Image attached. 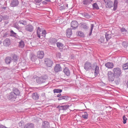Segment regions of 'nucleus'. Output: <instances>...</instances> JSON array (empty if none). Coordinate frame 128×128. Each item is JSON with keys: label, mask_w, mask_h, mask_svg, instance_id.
Masks as SVG:
<instances>
[{"label": "nucleus", "mask_w": 128, "mask_h": 128, "mask_svg": "<svg viewBox=\"0 0 128 128\" xmlns=\"http://www.w3.org/2000/svg\"><path fill=\"white\" fill-rule=\"evenodd\" d=\"M4 128H7L6 127L4 126Z\"/></svg>", "instance_id": "774afa93"}, {"label": "nucleus", "mask_w": 128, "mask_h": 128, "mask_svg": "<svg viewBox=\"0 0 128 128\" xmlns=\"http://www.w3.org/2000/svg\"><path fill=\"white\" fill-rule=\"evenodd\" d=\"M78 35L80 36L84 37V33L82 32L79 31L78 32Z\"/></svg>", "instance_id": "ea45409f"}, {"label": "nucleus", "mask_w": 128, "mask_h": 128, "mask_svg": "<svg viewBox=\"0 0 128 128\" xmlns=\"http://www.w3.org/2000/svg\"><path fill=\"white\" fill-rule=\"evenodd\" d=\"M42 127L43 128H49L50 124L48 121H45L42 122Z\"/></svg>", "instance_id": "f8f14e48"}, {"label": "nucleus", "mask_w": 128, "mask_h": 128, "mask_svg": "<svg viewBox=\"0 0 128 128\" xmlns=\"http://www.w3.org/2000/svg\"><path fill=\"white\" fill-rule=\"evenodd\" d=\"M44 53L43 51H39L37 52V56L39 58L42 59L44 56Z\"/></svg>", "instance_id": "1a4fd4ad"}, {"label": "nucleus", "mask_w": 128, "mask_h": 128, "mask_svg": "<svg viewBox=\"0 0 128 128\" xmlns=\"http://www.w3.org/2000/svg\"><path fill=\"white\" fill-rule=\"evenodd\" d=\"M13 60L14 61V62L16 61L17 60V56L16 55H14L13 56Z\"/></svg>", "instance_id": "de8ad7c7"}, {"label": "nucleus", "mask_w": 128, "mask_h": 128, "mask_svg": "<svg viewBox=\"0 0 128 128\" xmlns=\"http://www.w3.org/2000/svg\"><path fill=\"white\" fill-rule=\"evenodd\" d=\"M105 37L106 41H107L111 38V35L108 34L107 33H106L105 34Z\"/></svg>", "instance_id": "7c9ffc66"}, {"label": "nucleus", "mask_w": 128, "mask_h": 128, "mask_svg": "<svg viewBox=\"0 0 128 128\" xmlns=\"http://www.w3.org/2000/svg\"><path fill=\"white\" fill-rule=\"evenodd\" d=\"M126 85H127V87L128 88V80L127 81V82L126 83Z\"/></svg>", "instance_id": "e2e57ef3"}, {"label": "nucleus", "mask_w": 128, "mask_h": 128, "mask_svg": "<svg viewBox=\"0 0 128 128\" xmlns=\"http://www.w3.org/2000/svg\"><path fill=\"white\" fill-rule=\"evenodd\" d=\"M41 77L42 78L43 81H44V82H45L46 80L48 78V77L47 75H45Z\"/></svg>", "instance_id": "a19ab883"}, {"label": "nucleus", "mask_w": 128, "mask_h": 128, "mask_svg": "<svg viewBox=\"0 0 128 128\" xmlns=\"http://www.w3.org/2000/svg\"><path fill=\"white\" fill-rule=\"evenodd\" d=\"M122 45L124 47H126L128 46V44L126 42H124L122 43Z\"/></svg>", "instance_id": "09e8293b"}, {"label": "nucleus", "mask_w": 128, "mask_h": 128, "mask_svg": "<svg viewBox=\"0 0 128 128\" xmlns=\"http://www.w3.org/2000/svg\"><path fill=\"white\" fill-rule=\"evenodd\" d=\"M78 25V22L76 21H73L71 23V26L72 28L73 29H74L77 28Z\"/></svg>", "instance_id": "6e6552de"}, {"label": "nucleus", "mask_w": 128, "mask_h": 128, "mask_svg": "<svg viewBox=\"0 0 128 128\" xmlns=\"http://www.w3.org/2000/svg\"><path fill=\"white\" fill-rule=\"evenodd\" d=\"M22 122H21L19 123V124L20 126H22Z\"/></svg>", "instance_id": "13d9d810"}, {"label": "nucleus", "mask_w": 128, "mask_h": 128, "mask_svg": "<svg viewBox=\"0 0 128 128\" xmlns=\"http://www.w3.org/2000/svg\"><path fill=\"white\" fill-rule=\"evenodd\" d=\"M104 0L105 2L106 6L107 8H109L112 7L114 4V3L113 2L110 0Z\"/></svg>", "instance_id": "423d86ee"}, {"label": "nucleus", "mask_w": 128, "mask_h": 128, "mask_svg": "<svg viewBox=\"0 0 128 128\" xmlns=\"http://www.w3.org/2000/svg\"><path fill=\"white\" fill-rule=\"evenodd\" d=\"M118 1L117 0H115L114 1V7L113 10H116L117 6L118 4Z\"/></svg>", "instance_id": "cd10ccee"}, {"label": "nucleus", "mask_w": 128, "mask_h": 128, "mask_svg": "<svg viewBox=\"0 0 128 128\" xmlns=\"http://www.w3.org/2000/svg\"><path fill=\"white\" fill-rule=\"evenodd\" d=\"M68 96H62L58 98V100H67L68 98Z\"/></svg>", "instance_id": "c756f323"}, {"label": "nucleus", "mask_w": 128, "mask_h": 128, "mask_svg": "<svg viewBox=\"0 0 128 128\" xmlns=\"http://www.w3.org/2000/svg\"><path fill=\"white\" fill-rule=\"evenodd\" d=\"M63 110H66L68 109L69 107V106L68 105H66L65 106H62Z\"/></svg>", "instance_id": "79ce46f5"}, {"label": "nucleus", "mask_w": 128, "mask_h": 128, "mask_svg": "<svg viewBox=\"0 0 128 128\" xmlns=\"http://www.w3.org/2000/svg\"><path fill=\"white\" fill-rule=\"evenodd\" d=\"M32 98L35 100H37L38 98V96L37 93H34L32 95Z\"/></svg>", "instance_id": "393cba45"}, {"label": "nucleus", "mask_w": 128, "mask_h": 128, "mask_svg": "<svg viewBox=\"0 0 128 128\" xmlns=\"http://www.w3.org/2000/svg\"><path fill=\"white\" fill-rule=\"evenodd\" d=\"M61 96V94L60 93H59L56 96V97H58V98H59Z\"/></svg>", "instance_id": "6e6d98bb"}, {"label": "nucleus", "mask_w": 128, "mask_h": 128, "mask_svg": "<svg viewBox=\"0 0 128 128\" xmlns=\"http://www.w3.org/2000/svg\"><path fill=\"white\" fill-rule=\"evenodd\" d=\"M2 18L4 20H7L9 18L8 16L4 15L2 16Z\"/></svg>", "instance_id": "49530a36"}, {"label": "nucleus", "mask_w": 128, "mask_h": 128, "mask_svg": "<svg viewBox=\"0 0 128 128\" xmlns=\"http://www.w3.org/2000/svg\"><path fill=\"white\" fill-rule=\"evenodd\" d=\"M19 23L20 24L24 25L26 24V22L25 20L19 21Z\"/></svg>", "instance_id": "4c0bfd02"}, {"label": "nucleus", "mask_w": 128, "mask_h": 128, "mask_svg": "<svg viewBox=\"0 0 128 128\" xmlns=\"http://www.w3.org/2000/svg\"><path fill=\"white\" fill-rule=\"evenodd\" d=\"M42 32L41 28L39 27H38L36 31V34L37 36L39 38H40L42 36Z\"/></svg>", "instance_id": "4468645a"}, {"label": "nucleus", "mask_w": 128, "mask_h": 128, "mask_svg": "<svg viewBox=\"0 0 128 128\" xmlns=\"http://www.w3.org/2000/svg\"><path fill=\"white\" fill-rule=\"evenodd\" d=\"M54 71L56 72H58L62 70V68L59 64H56L54 67Z\"/></svg>", "instance_id": "9b49d317"}, {"label": "nucleus", "mask_w": 128, "mask_h": 128, "mask_svg": "<svg viewBox=\"0 0 128 128\" xmlns=\"http://www.w3.org/2000/svg\"><path fill=\"white\" fill-rule=\"evenodd\" d=\"M2 42L1 40H0V45L2 44Z\"/></svg>", "instance_id": "69168bd1"}, {"label": "nucleus", "mask_w": 128, "mask_h": 128, "mask_svg": "<svg viewBox=\"0 0 128 128\" xmlns=\"http://www.w3.org/2000/svg\"><path fill=\"white\" fill-rule=\"evenodd\" d=\"M3 9L5 10L6 9V7H4L3 8Z\"/></svg>", "instance_id": "0e129e2a"}, {"label": "nucleus", "mask_w": 128, "mask_h": 128, "mask_svg": "<svg viewBox=\"0 0 128 128\" xmlns=\"http://www.w3.org/2000/svg\"><path fill=\"white\" fill-rule=\"evenodd\" d=\"M54 93H60L62 92V90L59 89H55L53 90Z\"/></svg>", "instance_id": "72a5a7b5"}, {"label": "nucleus", "mask_w": 128, "mask_h": 128, "mask_svg": "<svg viewBox=\"0 0 128 128\" xmlns=\"http://www.w3.org/2000/svg\"><path fill=\"white\" fill-rule=\"evenodd\" d=\"M99 67L98 66H96L94 69V75L95 76H98L99 74Z\"/></svg>", "instance_id": "dca6fc26"}, {"label": "nucleus", "mask_w": 128, "mask_h": 128, "mask_svg": "<svg viewBox=\"0 0 128 128\" xmlns=\"http://www.w3.org/2000/svg\"><path fill=\"white\" fill-rule=\"evenodd\" d=\"M121 32H126V30L125 28H122L121 29Z\"/></svg>", "instance_id": "864d4df0"}, {"label": "nucleus", "mask_w": 128, "mask_h": 128, "mask_svg": "<svg viewBox=\"0 0 128 128\" xmlns=\"http://www.w3.org/2000/svg\"><path fill=\"white\" fill-rule=\"evenodd\" d=\"M8 22H9L8 21H5L4 22V25H6L7 24Z\"/></svg>", "instance_id": "bf43d9fd"}, {"label": "nucleus", "mask_w": 128, "mask_h": 128, "mask_svg": "<svg viewBox=\"0 0 128 128\" xmlns=\"http://www.w3.org/2000/svg\"><path fill=\"white\" fill-rule=\"evenodd\" d=\"M44 61L45 64L47 67H50L52 66V62L50 59L46 58L44 59Z\"/></svg>", "instance_id": "39448f33"}, {"label": "nucleus", "mask_w": 128, "mask_h": 128, "mask_svg": "<svg viewBox=\"0 0 128 128\" xmlns=\"http://www.w3.org/2000/svg\"><path fill=\"white\" fill-rule=\"evenodd\" d=\"M124 70H125L128 69V63H126L124 64L122 66Z\"/></svg>", "instance_id": "f704fd0d"}, {"label": "nucleus", "mask_w": 128, "mask_h": 128, "mask_svg": "<svg viewBox=\"0 0 128 128\" xmlns=\"http://www.w3.org/2000/svg\"><path fill=\"white\" fill-rule=\"evenodd\" d=\"M56 55L57 57L60 58L61 56V54L60 52L57 53L56 54Z\"/></svg>", "instance_id": "8fccbe9b"}, {"label": "nucleus", "mask_w": 128, "mask_h": 128, "mask_svg": "<svg viewBox=\"0 0 128 128\" xmlns=\"http://www.w3.org/2000/svg\"><path fill=\"white\" fill-rule=\"evenodd\" d=\"M92 7L93 9L98 10L99 9L98 4L96 3H94L92 4Z\"/></svg>", "instance_id": "c85d7f7f"}, {"label": "nucleus", "mask_w": 128, "mask_h": 128, "mask_svg": "<svg viewBox=\"0 0 128 128\" xmlns=\"http://www.w3.org/2000/svg\"><path fill=\"white\" fill-rule=\"evenodd\" d=\"M113 73L115 76V77L119 78L122 74L121 70L119 68H114L112 70Z\"/></svg>", "instance_id": "f257e3e1"}, {"label": "nucleus", "mask_w": 128, "mask_h": 128, "mask_svg": "<svg viewBox=\"0 0 128 128\" xmlns=\"http://www.w3.org/2000/svg\"><path fill=\"white\" fill-rule=\"evenodd\" d=\"M57 47L60 49H62L63 48L64 45L63 44L60 42H58L56 43Z\"/></svg>", "instance_id": "5701e85b"}, {"label": "nucleus", "mask_w": 128, "mask_h": 128, "mask_svg": "<svg viewBox=\"0 0 128 128\" xmlns=\"http://www.w3.org/2000/svg\"><path fill=\"white\" fill-rule=\"evenodd\" d=\"M41 0H35L36 2L37 3H39L41 2Z\"/></svg>", "instance_id": "4d7b16f0"}, {"label": "nucleus", "mask_w": 128, "mask_h": 128, "mask_svg": "<svg viewBox=\"0 0 128 128\" xmlns=\"http://www.w3.org/2000/svg\"><path fill=\"white\" fill-rule=\"evenodd\" d=\"M81 26L84 29H87L88 28V26H87L86 24H82Z\"/></svg>", "instance_id": "58836bf2"}, {"label": "nucleus", "mask_w": 128, "mask_h": 128, "mask_svg": "<svg viewBox=\"0 0 128 128\" xmlns=\"http://www.w3.org/2000/svg\"><path fill=\"white\" fill-rule=\"evenodd\" d=\"M42 77H38L36 79V82L39 84H41L42 83L44 82V81H43Z\"/></svg>", "instance_id": "a211bd4d"}, {"label": "nucleus", "mask_w": 128, "mask_h": 128, "mask_svg": "<svg viewBox=\"0 0 128 128\" xmlns=\"http://www.w3.org/2000/svg\"><path fill=\"white\" fill-rule=\"evenodd\" d=\"M10 32L11 34L10 36L14 37H16V34L14 32L13 30H10Z\"/></svg>", "instance_id": "c9c22d12"}, {"label": "nucleus", "mask_w": 128, "mask_h": 128, "mask_svg": "<svg viewBox=\"0 0 128 128\" xmlns=\"http://www.w3.org/2000/svg\"><path fill=\"white\" fill-rule=\"evenodd\" d=\"M46 34V31L44 30L42 32V36L45 37Z\"/></svg>", "instance_id": "c03bdc74"}, {"label": "nucleus", "mask_w": 128, "mask_h": 128, "mask_svg": "<svg viewBox=\"0 0 128 128\" xmlns=\"http://www.w3.org/2000/svg\"><path fill=\"white\" fill-rule=\"evenodd\" d=\"M107 76L108 80L110 82H112L114 80L115 76L112 71H108Z\"/></svg>", "instance_id": "f03ea898"}, {"label": "nucleus", "mask_w": 128, "mask_h": 128, "mask_svg": "<svg viewBox=\"0 0 128 128\" xmlns=\"http://www.w3.org/2000/svg\"><path fill=\"white\" fill-rule=\"evenodd\" d=\"M8 99L12 101H15L17 98V96L12 92H11L7 97Z\"/></svg>", "instance_id": "20e7f679"}, {"label": "nucleus", "mask_w": 128, "mask_h": 128, "mask_svg": "<svg viewBox=\"0 0 128 128\" xmlns=\"http://www.w3.org/2000/svg\"><path fill=\"white\" fill-rule=\"evenodd\" d=\"M84 114L82 116V117L85 119H87L88 118V114L86 112H84Z\"/></svg>", "instance_id": "473e14b6"}, {"label": "nucleus", "mask_w": 128, "mask_h": 128, "mask_svg": "<svg viewBox=\"0 0 128 128\" xmlns=\"http://www.w3.org/2000/svg\"><path fill=\"white\" fill-rule=\"evenodd\" d=\"M84 67L86 71H88L92 68V64L91 63L87 61L84 64Z\"/></svg>", "instance_id": "7ed1b4c3"}, {"label": "nucleus", "mask_w": 128, "mask_h": 128, "mask_svg": "<svg viewBox=\"0 0 128 128\" xmlns=\"http://www.w3.org/2000/svg\"><path fill=\"white\" fill-rule=\"evenodd\" d=\"M2 18L0 17V22H1L2 20Z\"/></svg>", "instance_id": "680f3d73"}, {"label": "nucleus", "mask_w": 128, "mask_h": 128, "mask_svg": "<svg viewBox=\"0 0 128 128\" xmlns=\"http://www.w3.org/2000/svg\"><path fill=\"white\" fill-rule=\"evenodd\" d=\"M18 2L17 0H13L12 2L11 6L12 7H15L17 6Z\"/></svg>", "instance_id": "2eb2a0df"}, {"label": "nucleus", "mask_w": 128, "mask_h": 128, "mask_svg": "<svg viewBox=\"0 0 128 128\" xmlns=\"http://www.w3.org/2000/svg\"><path fill=\"white\" fill-rule=\"evenodd\" d=\"M94 27V24H92L91 25V29L90 31V32L89 33L88 35L89 36H90L92 34V31Z\"/></svg>", "instance_id": "e433bc0d"}, {"label": "nucleus", "mask_w": 128, "mask_h": 128, "mask_svg": "<svg viewBox=\"0 0 128 128\" xmlns=\"http://www.w3.org/2000/svg\"><path fill=\"white\" fill-rule=\"evenodd\" d=\"M31 60L33 62L35 61L36 59V55L33 54H31L30 56Z\"/></svg>", "instance_id": "aec40b11"}, {"label": "nucleus", "mask_w": 128, "mask_h": 128, "mask_svg": "<svg viewBox=\"0 0 128 128\" xmlns=\"http://www.w3.org/2000/svg\"><path fill=\"white\" fill-rule=\"evenodd\" d=\"M104 42V40H102L101 41V42Z\"/></svg>", "instance_id": "338daca9"}, {"label": "nucleus", "mask_w": 128, "mask_h": 128, "mask_svg": "<svg viewBox=\"0 0 128 128\" xmlns=\"http://www.w3.org/2000/svg\"><path fill=\"white\" fill-rule=\"evenodd\" d=\"M72 34V30L71 29L68 28L66 30V35L68 38H70Z\"/></svg>", "instance_id": "6ab92c4d"}, {"label": "nucleus", "mask_w": 128, "mask_h": 128, "mask_svg": "<svg viewBox=\"0 0 128 128\" xmlns=\"http://www.w3.org/2000/svg\"><path fill=\"white\" fill-rule=\"evenodd\" d=\"M59 109V111H60L61 110H63V107L62 106H59L57 107Z\"/></svg>", "instance_id": "3c124183"}, {"label": "nucleus", "mask_w": 128, "mask_h": 128, "mask_svg": "<svg viewBox=\"0 0 128 128\" xmlns=\"http://www.w3.org/2000/svg\"><path fill=\"white\" fill-rule=\"evenodd\" d=\"M24 41L21 40L19 42L18 47L20 48H24Z\"/></svg>", "instance_id": "a878e982"}, {"label": "nucleus", "mask_w": 128, "mask_h": 128, "mask_svg": "<svg viewBox=\"0 0 128 128\" xmlns=\"http://www.w3.org/2000/svg\"><path fill=\"white\" fill-rule=\"evenodd\" d=\"M105 66L108 68H112L114 66L112 62H108L107 63L105 64Z\"/></svg>", "instance_id": "ddd939ff"}, {"label": "nucleus", "mask_w": 128, "mask_h": 128, "mask_svg": "<svg viewBox=\"0 0 128 128\" xmlns=\"http://www.w3.org/2000/svg\"><path fill=\"white\" fill-rule=\"evenodd\" d=\"M34 124L31 123H28L26 124L24 126V128H33Z\"/></svg>", "instance_id": "412c9836"}, {"label": "nucleus", "mask_w": 128, "mask_h": 128, "mask_svg": "<svg viewBox=\"0 0 128 128\" xmlns=\"http://www.w3.org/2000/svg\"><path fill=\"white\" fill-rule=\"evenodd\" d=\"M4 126L2 125H0V128H4Z\"/></svg>", "instance_id": "052dcab7"}, {"label": "nucleus", "mask_w": 128, "mask_h": 128, "mask_svg": "<svg viewBox=\"0 0 128 128\" xmlns=\"http://www.w3.org/2000/svg\"><path fill=\"white\" fill-rule=\"evenodd\" d=\"M3 44L5 46H8L11 44L10 40L8 38L6 39L3 41Z\"/></svg>", "instance_id": "9d476101"}, {"label": "nucleus", "mask_w": 128, "mask_h": 128, "mask_svg": "<svg viewBox=\"0 0 128 128\" xmlns=\"http://www.w3.org/2000/svg\"><path fill=\"white\" fill-rule=\"evenodd\" d=\"M14 27L16 28V29L19 30L20 28V27L19 25H15L14 26Z\"/></svg>", "instance_id": "603ef678"}, {"label": "nucleus", "mask_w": 128, "mask_h": 128, "mask_svg": "<svg viewBox=\"0 0 128 128\" xmlns=\"http://www.w3.org/2000/svg\"><path fill=\"white\" fill-rule=\"evenodd\" d=\"M50 42L52 44H54L57 41L56 39L54 38H50L49 40Z\"/></svg>", "instance_id": "4be33fe9"}, {"label": "nucleus", "mask_w": 128, "mask_h": 128, "mask_svg": "<svg viewBox=\"0 0 128 128\" xmlns=\"http://www.w3.org/2000/svg\"><path fill=\"white\" fill-rule=\"evenodd\" d=\"M122 118L123 120V122L124 124H125L126 123V120L127 119L126 118V117L125 116H123L122 117Z\"/></svg>", "instance_id": "a18cd8bd"}, {"label": "nucleus", "mask_w": 128, "mask_h": 128, "mask_svg": "<svg viewBox=\"0 0 128 128\" xmlns=\"http://www.w3.org/2000/svg\"><path fill=\"white\" fill-rule=\"evenodd\" d=\"M12 59L10 57H7L6 58L5 61L6 64H9L11 62Z\"/></svg>", "instance_id": "bb28decb"}, {"label": "nucleus", "mask_w": 128, "mask_h": 128, "mask_svg": "<svg viewBox=\"0 0 128 128\" xmlns=\"http://www.w3.org/2000/svg\"><path fill=\"white\" fill-rule=\"evenodd\" d=\"M12 92H14L16 96L19 95L20 94V91L16 88H13Z\"/></svg>", "instance_id": "b1692460"}, {"label": "nucleus", "mask_w": 128, "mask_h": 128, "mask_svg": "<svg viewBox=\"0 0 128 128\" xmlns=\"http://www.w3.org/2000/svg\"><path fill=\"white\" fill-rule=\"evenodd\" d=\"M63 71L65 75L68 76L70 75V71L67 67L65 68L64 70Z\"/></svg>", "instance_id": "f3484780"}, {"label": "nucleus", "mask_w": 128, "mask_h": 128, "mask_svg": "<svg viewBox=\"0 0 128 128\" xmlns=\"http://www.w3.org/2000/svg\"><path fill=\"white\" fill-rule=\"evenodd\" d=\"M90 2L88 0H84L82 2L83 4L85 5L89 4Z\"/></svg>", "instance_id": "2f4dec72"}, {"label": "nucleus", "mask_w": 128, "mask_h": 128, "mask_svg": "<svg viewBox=\"0 0 128 128\" xmlns=\"http://www.w3.org/2000/svg\"><path fill=\"white\" fill-rule=\"evenodd\" d=\"M25 30L30 32H32L34 30L33 26L31 24L27 25L25 27Z\"/></svg>", "instance_id": "0eeeda50"}, {"label": "nucleus", "mask_w": 128, "mask_h": 128, "mask_svg": "<svg viewBox=\"0 0 128 128\" xmlns=\"http://www.w3.org/2000/svg\"><path fill=\"white\" fill-rule=\"evenodd\" d=\"M8 35V34L7 33H6L5 34H4L3 37H6Z\"/></svg>", "instance_id": "5fc2aeb1"}, {"label": "nucleus", "mask_w": 128, "mask_h": 128, "mask_svg": "<svg viewBox=\"0 0 128 128\" xmlns=\"http://www.w3.org/2000/svg\"><path fill=\"white\" fill-rule=\"evenodd\" d=\"M116 78L115 82L116 84H118L119 83L120 79L119 78Z\"/></svg>", "instance_id": "37998d69"}]
</instances>
